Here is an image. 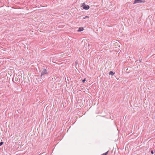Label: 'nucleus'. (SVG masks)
I'll list each match as a JSON object with an SVG mask.
<instances>
[{
    "label": "nucleus",
    "instance_id": "20e7f679",
    "mask_svg": "<svg viewBox=\"0 0 155 155\" xmlns=\"http://www.w3.org/2000/svg\"><path fill=\"white\" fill-rule=\"evenodd\" d=\"M84 30V28L83 27H80L78 31V32Z\"/></svg>",
    "mask_w": 155,
    "mask_h": 155
},
{
    "label": "nucleus",
    "instance_id": "6e6552de",
    "mask_svg": "<svg viewBox=\"0 0 155 155\" xmlns=\"http://www.w3.org/2000/svg\"><path fill=\"white\" fill-rule=\"evenodd\" d=\"M3 144V142H0V146H1Z\"/></svg>",
    "mask_w": 155,
    "mask_h": 155
},
{
    "label": "nucleus",
    "instance_id": "39448f33",
    "mask_svg": "<svg viewBox=\"0 0 155 155\" xmlns=\"http://www.w3.org/2000/svg\"><path fill=\"white\" fill-rule=\"evenodd\" d=\"M109 74L111 75H114V73L112 71H110L109 72Z\"/></svg>",
    "mask_w": 155,
    "mask_h": 155
},
{
    "label": "nucleus",
    "instance_id": "f257e3e1",
    "mask_svg": "<svg viewBox=\"0 0 155 155\" xmlns=\"http://www.w3.org/2000/svg\"><path fill=\"white\" fill-rule=\"evenodd\" d=\"M81 6L83 7V8L84 9L86 10H88L90 8V7L89 5H86L84 3H83Z\"/></svg>",
    "mask_w": 155,
    "mask_h": 155
},
{
    "label": "nucleus",
    "instance_id": "0eeeda50",
    "mask_svg": "<svg viewBox=\"0 0 155 155\" xmlns=\"http://www.w3.org/2000/svg\"><path fill=\"white\" fill-rule=\"evenodd\" d=\"M89 18V17L87 16H85L83 18V19H85L87 18Z\"/></svg>",
    "mask_w": 155,
    "mask_h": 155
},
{
    "label": "nucleus",
    "instance_id": "9d476101",
    "mask_svg": "<svg viewBox=\"0 0 155 155\" xmlns=\"http://www.w3.org/2000/svg\"><path fill=\"white\" fill-rule=\"evenodd\" d=\"M85 81V79H83V80H82V82H84Z\"/></svg>",
    "mask_w": 155,
    "mask_h": 155
},
{
    "label": "nucleus",
    "instance_id": "7ed1b4c3",
    "mask_svg": "<svg viewBox=\"0 0 155 155\" xmlns=\"http://www.w3.org/2000/svg\"><path fill=\"white\" fill-rule=\"evenodd\" d=\"M145 2L144 0H135L134 4Z\"/></svg>",
    "mask_w": 155,
    "mask_h": 155
},
{
    "label": "nucleus",
    "instance_id": "423d86ee",
    "mask_svg": "<svg viewBox=\"0 0 155 155\" xmlns=\"http://www.w3.org/2000/svg\"><path fill=\"white\" fill-rule=\"evenodd\" d=\"M108 151H107V152H106L105 153H104L102 154L101 155H107L108 153Z\"/></svg>",
    "mask_w": 155,
    "mask_h": 155
},
{
    "label": "nucleus",
    "instance_id": "1a4fd4ad",
    "mask_svg": "<svg viewBox=\"0 0 155 155\" xmlns=\"http://www.w3.org/2000/svg\"><path fill=\"white\" fill-rule=\"evenodd\" d=\"M151 153L152 154H153L154 153L153 151L152 150L151 151Z\"/></svg>",
    "mask_w": 155,
    "mask_h": 155
},
{
    "label": "nucleus",
    "instance_id": "f03ea898",
    "mask_svg": "<svg viewBox=\"0 0 155 155\" xmlns=\"http://www.w3.org/2000/svg\"><path fill=\"white\" fill-rule=\"evenodd\" d=\"M48 74V73L47 72V70L46 69H44L41 71V76L42 77L44 74Z\"/></svg>",
    "mask_w": 155,
    "mask_h": 155
}]
</instances>
